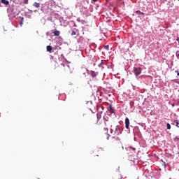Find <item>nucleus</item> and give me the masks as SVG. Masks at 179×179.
<instances>
[{
	"instance_id": "17",
	"label": "nucleus",
	"mask_w": 179,
	"mask_h": 179,
	"mask_svg": "<svg viewBox=\"0 0 179 179\" xmlns=\"http://www.w3.org/2000/svg\"><path fill=\"white\" fill-rule=\"evenodd\" d=\"M109 47H110V46H109L108 45H105V46H104V49H105V50H108Z\"/></svg>"
},
{
	"instance_id": "1",
	"label": "nucleus",
	"mask_w": 179,
	"mask_h": 179,
	"mask_svg": "<svg viewBox=\"0 0 179 179\" xmlns=\"http://www.w3.org/2000/svg\"><path fill=\"white\" fill-rule=\"evenodd\" d=\"M178 76H179L178 71H175L172 72L171 78L173 82H176V83H177V81L178 82L179 81Z\"/></svg>"
},
{
	"instance_id": "14",
	"label": "nucleus",
	"mask_w": 179,
	"mask_h": 179,
	"mask_svg": "<svg viewBox=\"0 0 179 179\" xmlns=\"http://www.w3.org/2000/svg\"><path fill=\"white\" fill-rule=\"evenodd\" d=\"M112 141H118V138L113 136V137H112Z\"/></svg>"
},
{
	"instance_id": "21",
	"label": "nucleus",
	"mask_w": 179,
	"mask_h": 179,
	"mask_svg": "<svg viewBox=\"0 0 179 179\" xmlns=\"http://www.w3.org/2000/svg\"><path fill=\"white\" fill-rule=\"evenodd\" d=\"M176 56H177V57H179V52H176Z\"/></svg>"
},
{
	"instance_id": "5",
	"label": "nucleus",
	"mask_w": 179,
	"mask_h": 179,
	"mask_svg": "<svg viewBox=\"0 0 179 179\" xmlns=\"http://www.w3.org/2000/svg\"><path fill=\"white\" fill-rule=\"evenodd\" d=\"M108 110L110 111V113H111L112 114H113L114 113V108H113V105H110L109 108H108Z\"/></svg>"
},
{
	"instance_id": "3",
	"label": "nucleus",
	"mask_w": 179,
	"mask_h": 179,
	"mask_svg": "<svg viewBox=\"0 0 179 179\" xmlns=\"http://www.w3.org/2000/svg\"><path fill=\"white\" fill-rule=\"evenodd\" d=\"M125 128L129 129V119L128 117L125 119Z\"/></svg>"
},
{
	"instance_id": "20",
	"label": "nucleus",
	"mask_w": 179,
	"mask_h": 179,
	"mask_svg": "<svg viewBox=\"0 0 179 179\" xmlns=\"http://www.w3.org/2000/svg\"><path fill=\"white\" fill-rule=\"evenodd\" d=\"M110 135L109 134H107V139H110Z\"/></svg>"
},
{
	"instance_id": "8",
	"label": "nucleus",
	"mask_w": 179,
	"mask_h": 179,
	"mask_svg": "<svg viewBox=\"0 0 179 179\" xmlns=\"http://www.w3.org/2000/svg\"><path fill=\"white\" fill-rule=\"evenodd\" d=\"M1 3H3L4 5H8L9 3V1L1 0Z\"/></svg>"
},
{
	"instance_id": "25",
	"label": "nucleus",
	"mask_w": 179,
	"mask_h": 179,
	"mask_svg": "<svg viewBox=\"0 0 179 179\" xmlns=\"http://www.w3.org/2000/svg\"><path fill=\"white\" fill-rule=\"evenodd\" d=\"M0 6H1V1H0Z\"/></svg>"
},
{
	"instance_id": "22",
	"label": "nucleus",
	"mask_w": 179,
	"mask_h": 179,
	"mask_svg": "<svg viewBox=\"0 0 179 179\" xmlns=\"http://www.w3.org/2000/svg\"><path fill=\"white\" fill-rule=\"evenodd\" d=\"M93 2H97V0H92Z\"/></svg>"
},
{
	"instance_id": "6",
	"label": "nucleus",
	"mask_w": 179,
	"mask_h": 179,
	"mask_svg": "<svg viewBox=\"0 0 179 179\" xmlns=\"http://www.w3.org/2000/svg\"><path fill=\"white\" fill-rule=\"evenodd\" d=\"M46 50H47V51H48V52H52V47L51 45H48V46L46 47Z\"/></svg>"
},
{
	"instance_id": "18",
	"label": "nucleus",
	"mask_w": 179,
	"mask_h": 179,
	"mask_svg": "<svg viewBox=\"0 0 179 179\" xmlns=\"http://www.w3.org/2000/svg\"><path fill=\"white\" fill-rule=\"evenodd\" d=\"M103 130L105 131V132L107 134V132H108V128L106 127L103 129Z\"/></svg>"
},
{
	"instance_id": "7",
	"label": "nucleus",
	"mask_w": 179,
	"mask_h": 179,
	"mask_svg": "<svg viewBox=\"0 0 179 179\" xmlns=\"http://www.w3.org/2000/svg\"><path fill=\"white\" fill-rule=\"evenodd\" d=\"M33 6H34V8H40V3L35 2L34 3Z\"/></svg>"
},
{
	"instance_id": "24",
	"label": "nucleus",
	"mask_w": 179,
	"mask_h": 179,
	"mask_svg": "<svg viewBox=\"0 0 179 179\" xmlns=\"http://www.w3.org/2000/svg\"><path fill=\"white\" fill-rule=\"evenodd\" d=\"M164 167H166V163H164Z\"/></svg>"
},
{
	"instance_id": "10",
	"label": "nucleus",
	"mask_w": 179,
	"mask_h": 179,
	"mask_svg": "<svg viewBox=\"0 0 179 179\" xmlns=\"http://www.w3.org/2000/svg\"><path fill=\"white\" fill-rule=\"evenodd\" d=\"M91 76H92V78H96V72L91 71Z\"/></svg>"
},
{
	"instance_id": "19",
	"label": "nucleus",
	"mask_w": 179,
	"mask_h": 179,
	"mask_svg": "<svg viewBox=\"0 0 179 179\" xmlns=\"http://www.w3.org/2000/svg\"><path fill=\"white\" fill-rule=\"evenodd\" d=\"M20 24H21V26H22V24H23V18H22V20L20 22Z\"/></svg>"
},
{
	"instance_id": "15",
	"label": "nucleus",
	"mask_w": 179,
	"mask_h": 179,
	"mask_svg": "<svg viewBox=\"0 0 179 179\" xmlns=\"http://www.w3.org/2000/svg\"><path fill=\"white\" fill-rule=\"evenodd\" d=\"M71 36H76V32L75 31H72Z\"/></svg>"
},
{
	"instance_id": "11",
	"label": "nucleus",
	"mask_w": 179,
	"mask_h": 179,
	"mask_svg": "<svg viewBox=\"0 0 179 179\" xmlns=\"http://www.w3.org/2000/svg\"><path fill=\"white\" fill-rule=\"evenodd\" d=\"M136 13H137V15H145V13H142L141 10H137Z\"/></svg>"
},
{
	"instance_id": "12",
	"label": "nucleus",
	"mask_w": 179,
	"mask_h": 179,
	"mask_svg": "<svg viewBox=\"0 0 179 179\" xmlns=\"http://www.w3.org/2000/svg\"><path fill=\"white\" fill-rule=\"evenodd\" d=\"M166 127H167V129H171V125H170L169 123H167Z\"/></svg>"
},
{
	"instance_id": "16",
	"label": "nucleus",
	"mask_w": 179,
	"mask_h": 179,
	"mask_svg": "<svg viewBox=\"0 0 179 179\" xmlns=\"http://www.w3.org/2000/svg\"><path fill=\"white\" fill-rule=\"evenodd\" d=\"M24 3H25V5H27V3H29V0H24Z\"/></svg>"
},
{
	"instance_id": "9",
	"label": "nucleus",
	"mask_w": 179,
	"mask_h": 179,
	"mask_svg": "<svg viewBox=\"0 0 179 179\" xmlns=\"http://www.w3.org/2000/svg\"><path fill=\"white\" fill-rule=\"evenodd\" d=\"M53 33H54V36H59V34H60L59 31L58 30L55 31Z\"/></svg>"
},
{
	"instance_id": "4",
	"label": "nucleus",
	"mask_w": 179,
	"mask_h": 179,
	"mask_svg": "<svg viewBox=\"0 0 179 179\" xmlns=\"http://www.w3.org/2000/svg\"><path fill=\"white\" fill-rule=\"evenodd\" d=\"M120 131H121V127L120 126H117L116 128H115L116 135H120Z\"/></svg>"
},
{
	"instance_id": "13",
	"label": "nucleus",
	"mask_w": 179,
	"mask_h": 179,
	"mask_svg": "<svg viewBox=\"0 0 179 179\" xmlns=\"http://www.w3.org/2000/svg\"><path fill=\"white\" fill-rule=\"evenodd\" d=\"M175 124H176V127H178V128H179V123H178V120H174Z\"/></svg>"
},
{
	"instance_id": "2",
	"label": "nucleus",
	"mask_w": 179,
	"mask_h": 179,
	"mask_svg": "<svg viewBox=\"0 0 179 179\" xmlns=\"http://www.w3.org/2000/svg\"><path fill=\"white\" fill-rule=\"evenodd\" d=\"M134 73L135 76H139L141 73H142V69L141 68H134Z\"/></svg>"
},
{
	"instance_id": "23",
	"label": "nucleus",
	"mask_w": 179,
	"mask_h": 179,
	"mask_svg": "<svg viewBox=\"0 0 179 179\" xmlns=\"http://www.w3.org/2000/svg\"><path fill=\"white\" fill-rule=\"evenodd\" d=\"M176 83H178V84H179V81H176Z\"/></svg>"
}]
</instances>
